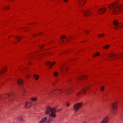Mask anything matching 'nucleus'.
<instances>
[{
    "instance_id": "f257e3e1",
    "label": "nucleus",
    "mask_w": 123,
    "mask_h": 123,
    "mask_svg": "<svg viewBox=\"0 0 123 123\" xmlns=\"http://www.w3.org/2000/svg\"><path fill=\"white\" fill-rule=\"evenodd\" d=\"M55 112L56 110L54 108H51L49 107H46L45 114H49L48 119L47 117H43L42 118L38 123H49V122L54 121L56 117Z\"/></svg>"
},
{
    "instance_id": "f03ea898",
    "label": "nucleus",
    "mask_w": 123,
    "mask_h": 123,
    "mask_svg": "<svg viewBox=\"0 0 123 123\" xmlns=\"http://www.w3.org/2000/svg\"><path fill=\"white\" fill-rule=\"evenodd\" d=\"M109 7L110 11L112 12L113 14H117L120 13L122 11L123 8L118 5L117 2L109 5Z\"/></svg>"
},
{
    "instance_id": "7ed1b4c3",
    "label": "nucleus",
    "mask_w": 123,
    "mask_h": 123,
    "mask_svg": "<svg viewBox=\"0 0 123 123\" xmlns=\"http://www.w3.org/2000/svg\"><path fill=\"white\" fill-rule=\"evenodd\" d=\"M14 96V95L13 94H7L0 95V98L1 99H7L8 100L10 101L12 100Z\"/></svg>"
},
{
    "instance_id": "20e7f679",
    "label": "nucleus",
    "mask_w": 123,
    "mask_h": 123,
    "mask_svg": "<svg viewBox=\"0 0 123 123\" xmlns=\"http://www.w3.org/2000/svg\"><path fill=\"white\" fill-rule=\"evenodd\" d=\"M82 104V103L80 102L76 103L74 105L73 108L75 112L77 111L81 108Z\"/></svg>"
},
{
    "instance_id": "39448f33",
    "label": "nucleus",
    "mask_w": 123,
    "mask_h": 123,
    "mask_svg": "<svg viewBox=\"0 0 123 123\" xmlns=\"http://www.w3.org/2000/svg\"><path fill=\"white\" fill-rule=\"evenodd\" d=\"M117 102H115V103H112V112L114 114H115L117 112L116 107L117 106Z\"/></svg>"
},
{
    "instance_id": "423d86ee",
    "label": "nucleus",
    "mask_w": 123,
    "mask_h": 123,
    "mask_svg": "<svg viewBox=\"0 0 123 123\" xmlns=\"http://www.w3.org/2000/svg\"><path fill=\"white\" fill-rule=\"evenodd\" d=\"M62 91L60 90H55L54 91H52L51 92L48 93L49 96H51L52 95H54V94H61L62 92Z\"/></svg>"
},
{
    "instance_id": "0eeeda50",
    "label": "nucleus",
    "mask_w": 123,
    "mask_h": 123,
    "mask_svg": "<svg viewBox=\"0 0 123 123\" xmlns=\"http://www.w3.org/2000/svg\"><path fill=\"white\" fill-rule=\"evenodd\" d=\"M113 24L115 25H116L115 27L116 29H118V28L119 27L121 28L122 27V25L121 24H119L118 22V21L117 20H115L113 21Z\"/></svg>"
},
{
    "instance_id": "6e6552de",
    "label": "nucleus",
    "mask_w": 123,
    "mask_h": 123,
    "mask_svg": "<svg viewBox=\"0 0 123 123\" xmlns=\"http://www.w3.org/2000/svg\"><path fill=\"white\" fill-rule=\"evenodd\" d=\"M81 11L83 14L84 16L85 17H87L89 16L90 13L88 10H84L83 9H81Z\"/></svg>"
},
{
    "instance_id": "1a4fd4ad",
    "label": "nucleus",
    "mask_w": 123,
    "mask_h": 123,
    "mask_svg": "<svg viewBox=\"0 0 123 123\" xmlns=\"http://www.w3.org/2000/svg\"><path fill=\"white\" fill-rule=\"evenodd\" d=\"M108 118L107 117H106L104 118L100 121V123H107L108 122Z\"/></svg>"
},
{
    "instance_id": "9d476101",
    "label": "nucleus",
    "mask_w": 123,
    "mask_h": 123,
    "mask_svg": "<svg viewBox=\"0 0 123 123\" xmlns=\"http://www.w3.org/2000/svg\"><path fill=\"white\" fill-rule=\"evenodd\" d=\"M55 63V62H54L52 63H51V62H48L46 63V66H49V68H50L52 67L53 65Z\"/></svg>"
},
{
    "instance_id": "9b49d317",
    "label": "nucleus",
    "mask_w": 123,
    "mask_h": 123,
    "mask_svg": "<svg viewBox=\"0 0 123 123\" xmlns=\"http://www.w3.org/2000/svg\"><path fill=\"white\" fill-rule=\"evenodd\" d=\"M85 1L86 0H79L77 1V3H78V4L83 6L85 4Z\"/></svg>"
},
{
    "instance_id": "f8f14e48",
    "label": "nucleus",
    "mask_w": 123,
    "mask_h": 123,
    "mask_svg": "<svg viewBox=\"0 0 123 123\" xmlns=\"http://www.w3.org/2000/svg\"><path fill=\"white\" fill-rule=\"evenodd\" d=\"M71 89H64L63 90V92L65 94L67 95H69L70 94V91Z\"/></svg>"
},
{
    "instance_id": "ddd939ff",
    "label": "nucleus",
    "mask_w": 123,
    "mask_h": 123,
    "mask_svg": "<svg viewBox=\"0 0 123 123\" xmlns=\"http://www.w3.org/2000/svg\"><path fill=\"white\" fill-rule=\"evenodd\" d=\"M106 9L104 8H101L98 10V12L100 14H103L106 11Z\"/></svg>"
},
{
    "instance_id": "4468645a",
    "label": "nucleus",
    "mask_w": 123,
    "mask_h": 123,
    "mask_svg": "<svg viewBox=\"0 0 123 123\" xmlns=\"http://www.w3.org/2000/svg\"><path fill=\"white\" fill-rule=\"evenodd\" d=\"M31 106V104L29 102L25 103V108L26 109H28Z\"/></svg>"
},
{
    "instance_id": "2eb2a0df",
    "label": "nucleus",
    "mask_w": 123,
    "mask_h": 123,
    "mask_svg": "<svg viewBox=\"0 0 123 123\" xmlns=\"http://www.w3.org/2000/svg\"><path fill=\"white\" fill-rule=\"evenodd\" d=\"M86 78V76H81L77 78L78 80H80L83 79H85Z\"/></svg>"
},
{
    "instance_id": "dca6fc26",
    "label": "nucleus",
    "mask_w": 123,
    "mask_h": 123,
    "mask_svg": "<svg viewBox=\"0 0 123 123\" xmlns=\"http://www.w3.org/2000/svg\"><path fill=\"white\" fill-rule=\"evenodd\" d=\"M3 70L1 69L0 72V74L1 75V74L4 73V72L6 71L7 69V68L6 67H3Z\"/></svg>"
},
{
    "instance_id": "f3484780",
    "label": "nucleus",
    "mask_w": 123,
    "mask_h": 123,
    "mask_svg": "<svg viewBox=\"0 0 123 123\" xmlns=\"http://www.w3.org/2000/svg\"><path fill=\"white\" fill-rule=\"evenodd\" d=\"M90 88L89 86H86V87L84 88L82 90V91L84 93L86 92V91L87 89H88Z\"/></svg>"
},
{
    "instance_id": "a211bd4d",
    "label": "nucleus",
    "mask_w": 123,
    "mask_h": 123,
    "mask_svg": "<svg viewBox=\"0 0 123 123\" xmlns=\"http://www.w3.org/2000/svg\"><path fill=\"white\" fill-rule=\"evenodd\" d=\"M18 120L20 121L19 123H24L23 122L24 121L23 118L22 117H18Z\"/></svg>"
},
{
    "instance_id": "6ab92c4d",
    "label": "nucleus",
    "mask_w": 123,
    "mask_h": 123,
    "mask_svg": "<svg viewBox=\"0 0 123 123\" xmlns=\"http://www.w3.org/2000/svg\"><path fill=\"white\" fill-rule=\"evenodd\" d=\"M18 82L19 85H22L23 83V81L21 79H19L18 80Z\"/></svg>"
},
{
    "instance_id": "aec40b11",
    "label": "nucleus",
    "mask_w": 123,
    "mask_h": 123,
    "mask_svg": "<svg viewBox=\"0 0 123 123\" xmlns=\"http://www.w3.org/2000/svg\"><path fill=\"white\" fill-rule=\"evenodd\" d=\"M20 91L22 94H23L24 92H25V89L24 88H22L20 90Z\"/></svg>"
},
{
    "instance_id": "412c9836",
    "label": "nucleus",
    "mask_w": 123,
    "mask_h": 123,
    "mask_svg": "<svg viewBox=\"0 0 123 123\" xmlns=\"http://www.w3.org/2000/svg\"><path fill=\"white\" fill-rule=\"evenodd\" d=\"M110 57L111 58H112V60H113V59L112 58V57L113 56H114L115 57V59H118V57H116V55H111V54L109 55Z\"/></svg>"
},
{
    "instance_id": "4be33fe9",
    "label": "nucleus",
    "mask_w": 123,
    "mask_h": 123,
    "mask_svg": "<svg viewBox=\"0 0 123 123\" xmlns=\"http://www.w3.org/2000/svg\"><path fill=\"white\" fill-rule=\"evenodd\" d=\"M21 37L19 36H18L15 37V39L16 40H17L18 41H20L21 39Z\"/></svg>"
},
{
    "instance_id": "5701e85b",
    "label": "nucleus",
    "mask_w": 123,
    "mask_h": 123,
    "mask_svg": "<svg viewBox=\"0 0 123 123\" xmlns=\"http://www.w3.org/2000/svg\"><path fill=\"white\" fill-rule=\"evenodd\" d=\"M33 76L35 78V79L36 80H37L38 79L39 77L38 75L36 74H34L33 75Z\"/></svg>"
},
{
    "instance_id": "b1692460",
    "label": "nucleus",
    "mask_w": 123,
    "mask_h": 123,
    "mask_svg": "<svg viewBox=\"0 0 123 123\" xmlns=\"http://www.w3.org/2000/svg\"><path fill=\"white\" fill-rule=\"evenodd\" d=\"M31 100L32 102H35L37 101V98H31Z\"/></svg>"
},
{
    "instance_id": "393cba45",
    "label": "nucleus",
    "mask_w": 123,
    "mask_h": 123,
    "mask_svg": "<svg viewBox=\"0 0 123 123\" xmlns=\"http://www.w3.org/2000/svg\"><path fill=\"white\" fill-rule=\"evenodd\" d=\"M99 55H100L99 53L98 52L96 54H94L93 55V56L94 57H96V56H98Z\"/></svg>"
},
{
    "instance_id": "a878e982",
    "label": "nucleus",
    "mask_w": 123,
    "mask_h": 123,
    "mask_svg": "<svg viewBox=\"0 0 123 123\" xmlns=\"http://www.w3.org/2000/svg\"><path fill=\"white\" fill-rule=\"evenodd\" d=\"M109 47V45H106L104 47H103V49H108V48Z\"/></svg>"
},
{
    "instance_id": "bb28decb",
    "label": "nucleus",
    "mask_w": 123,
    "mask_h": 123,
    "mask_svg": "<svg viewBox=\"0 0 123 123\" xmlns=\"http://www.w3.org/2000/svg\"><path fill=\"white\" fill-rule=\"evenodd\" d=\"M58 73L57 72H55L54 73V75L55 76H56L58 75Z\"/></svg>"
},
{
    "instance_id": "cd10ccee",
    "label": "nucleus",
    "mask_w": 123,
    "mask_h": 123,
    "mask_svg": "<svg viewBox=\"0 0 123 123\" xmlns=\"http://www.w3.org/2000/svg\"><path fill=\"white\" fill-rule=\"evenodd\" d=\"M104 35L103 34H100L99 35H98V36L99 37H102L104 36Z\"/></svg>"
},
{
    "instance_id": "c85d7f7f",
    "label": "nucleus",
    "mask_w": 123,
    "mask_h": 123,
    "mask_svg": "<svg viewBox=\"0 0 123 123\" xmlns=\"http://www.w3.org/2000/svg\"><path fill=\"white\" fill-rule=\"evenodd\" d=\"M64 68V67H63L62 66V67H61L60 68V69L62 71H64V70H63V69Z\"/></svg>"
},
{
    "instance_id": "c756f323",
    "label": "nucleus",
    "mask_w": 123,
    "mask_h": 123,
    "mask_svg": "<svg viewBox=\"0 0 123 123\" xmlns=\"http://www.w3.org/2000/svg\"><path fill=\"white\" fill-rule=\"evenodd\" d=\"M104 86H102L100 90L102 91H103L104 90Z\"/></svg>"
},
{
    "instance_id": "7c9ffc66",
    "label": "nucleus",
    "mask_w": 123,
    "mask_h": 123,
    "mask_svg": "<svg viewBox=\"0 0 123 123\" xmlns=\"http://www.w3.org/2000/svg\"><path fill=\"white\" fill-rule=\"evenodd\" d=\"M84 32L86 33V34H87V33H88L89 32V31H88L84 30Z\"/></svg>"
},
{
    "instance_id": "2f4dec72",
    "label": "nucleus",
    "mask_w": 123,
    "mask_h": 123,
    "mask_svg": "<svg viewBox=\"0 0 123 123\" xmlns=\"http://www.w3.org/2000/svg\"><path fill=\"white\" fill-rule=\"evenodd\" d=\"M9 7L8 6H6L5 7H4V9H9Z\"/></svg>"
},
{
    "instance_id": "473e14b6",
    "label": "nucleus",
    "mask_w": 123,
    "mask_h": 123,
    "mask_svg": "<svg viewBox=\"0 0 123 123\" xmlns=\"http://www.w3.org/2000/svg\"><path fill=\"white\" fill-rule=\"evenodd\" d=\"M66 37V36L65 35H62L61 36V39L63 38Z\"/></svg>"
},
{
    "instance_id": "72a5a7b5",
    "label": "nucleus",
    "mask_w": 123,
    "mask_h": 123,
    "mask_svg": "<svg viewBox=\"0 0 123 123\" xmlns=\"http://www.w3.org/2000/svg\"><path fill=\"white\" fill-rule=\"evenodd\" d=\"M37 55H36V56H34V55H32L31 56V58H35V57H37Z\"/></svg>"
},
{
    "instance_id": "f704fd0d",
    "label": "nucleus",
    "mask_w": 123,
    "mask_h": 123,
    "mask_svg": "<svg viewBox=\"0 0 123 123\" xmlns=\"http://www.w3.org/2000/svg\"><path fill=\"white\" fill-rule=\"evenodd\" d=\"M44 47V45H41L40 46V47L41 48H43Z\"/></svg>"
},
{
    "instance_id": "c9c22d12",
    "label": "nucleus",
    "mask_w": 123,
    "mask_h": 123,
    "mask_svg": "<svg viewBox=\"0 0 123 123\" xmlns=\"http://www.w3.org/2000/svg\"><path fill=\"white\" fill-rule=\"evenodd\" d=\"M67 106L68 107L70 106V105L68 104H67Z\"/></svg>"
},
{
    "instance_id": "e433bc0d",
    "label": "nucleus",
    "mask_w": 123,
    "mask_h": 123,
    "mask_svg": "<svg viewBox=\"0 0 123 123\" xmlns=\"http://www.w3.org/2000/svg\"><path fill=\"white\" fill-rule=\"evenodd\" d=\"M81 123H87L86 121L83 122Z\"/></svg>"
},
{
    "instance_id": "4c0bfd02",
    "label": "nucleus",
    "mask_w": 123,
    "mask_h": 123,
    "mask_svg": "<svg viewBox=\"0 0 123 123\" xmlns=\"http://www.w3.org/2000/svg\"><path fill=\"white\" fill-rule=\"evenodd\" d=\"M64 1L66 2H67L68 1V0H63Z\"/></svg>"
},
{
    "instance_id": "58836bf2",
    "label": "nucleus",
    "mask_w": 123,
    "mask_h": 123,
    "mask_svg": "<svg viewBox=\"0 0 123 123\" xmlns=\"http://www.w3.org/2000/svg\"><path fill=\"white\" fill-rule=\"evenodd\" d=\"M66 40H67V42H69L68 39L67 38H66Z\"/></svg>"
},
{
    "instance_id": "ea45409f",
    "label": "nucleus",
    "mask_w": 123,
    "mask_h": 123,
    "mask_svg": "<svg viewBox=\"0 0 123 123\" xmlns=\"http://www.w3.org/2000/svg\"><path fill=\"white\" fill-rule=\"evenodd\" d=\"M81 92H80V93H78L77 94L78 95H79L80 94V93Z\"/></svg>"
},
{
    "instance_id": "a19ab883",
    "label": "nucleus",
    "mask_w": 123,
    "mask_h": 123,
    "mask_svg": "<svg viewBox=\"0 0 123 123\" xmlns=\"http://www.w3.org/2000/svg\"><path fill=\"white\" fill-rule=\"evenodd\" d=\"M37 35H34L33 36H37Z\"/></svg>"
},
{
    "instance_id": "79ce46f5",
    "label": "nucleus",
    "mask_w": 123,
    "mask_h": 123,
    "mask_svg": "<svg viewBox=\"0 0 123 123\" xmlns=\"http://www.w3.org/2000/svg\"><path fill=\"white\" fill-rule=\"evenodd\" d=\"M62 41L63 42H64V41L62 40Z\"/></svg>"
},
{
    "instance_id": "37998d69",
    "label": "nucleus",
    "mask_w": 123,
    "mask_h": 123,
    "mask_svg": "<svg viewBox=\"0 0 123 123\" xmlns=\"http://www.w3.org/2000/svg\"><path fill=\"white\" fill-rule=\"evenodd\" d=\"M121 55L122 57H123V55Z\"/></svg>"
},
{
    "instance_id": "c03bdc74",
    "label": "nucleus",
    "mask_w": 123,
    "mask_h": 123,
    "mask_svg": "<svg viewBox=\"0 0 123 123\" xmlns=\"http://www.w3.org/2000/svg\"><path fill=\"white\" fill-rule=\"evenodd\" d=\"M26 77H27V78H28V77H28V76H26Z\"/></svg>"
},
{
    "instance_id": "a18cd8bd",
    "label": "nucleus",
    "mask_w": 123,
    "mask_h": 123,
    "mask_svg": "<svg viewBox=\"0 0 123 123\" xmlns=\"http://www.w3.org/2000/svg\"><path fill=\"white\" fill-rule=\"evenodd\" d=\"M121 48H122V49H123V47H121Z\"/></svg>"
},
{
    "instance_id": "49530a36",
    "label": "nucleus",
    "mask_w": 123,
    "mask_h": 123,
    "mask_svg": "<svg viewBox=\"0 0 123 123\" xmlns=\"http://www.w3.org/2000/svg\"><path fill=\"white\" fill-rule=\"evenodd\" d=\"M96 92V91H95V92H94V93H95Z\"/></svg>"
},
{
    "instance_id": "de8ad7c7",
    "label": "nucleus",
    "mask_w": 123,
    "mask_h": 123,
    "mask_svg": "<svg viewBox=\"0 0 123 123\" xmlns=\"http://www.w3.org/2000/svg\"><path fill=\"white\" fill-rule=\"evenodd\" d=\"M65 68V70H67V69L66 68Z\"/></svg>"
},
{
    "instance_id": "09e8293b",
    "label": "nucleus",
    "mask_w": 123,
    "mask_h": 123,
    "mask_svg": "<svg viewBox=\"0 0 123 123\" xmlns=\"http://www.w3.org/2000/svg\"><path fill=\"white\" fill-rule=\"evenodd\" d=\"M66 66L65 65H64V67H65Z\"/></svg>"
},
{
    "instance_id": "8fccbe9b",
    "label": "nucleus",
    "mask_w": 123,
    "mask_h": 123,
    "mask_svg": "<svg viewBox=\"0 0 123 123\" xmlns=\"http://www.w3.org/2000/svg\"><path fill=\"white\" fill-rule=\"evenodd\" d=\"M41 33H40V34H39V35H41Z\"/></svg>"
},
{
    "instance_id": "3c124183",
    "label": "nucleus",
    "mask_w": 123,
    "mask_h": 123,
    "mask_svg": "<svg viewBox=\"0 0 123 123\" xmlns=\"http://www.w3.org/2000/svg\"><path fill=\"white\" fill-rule=\"evenodd\" d=\"M29 64H31V63L29 62Z\"/></svg>"
}]
</instances>
